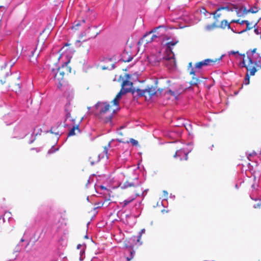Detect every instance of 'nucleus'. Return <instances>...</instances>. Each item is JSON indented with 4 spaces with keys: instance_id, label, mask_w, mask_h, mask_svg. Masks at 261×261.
<instances>
[{
    "instance_id": "72a5a7b5",
    "label": "nucleus",
    "mask_w": 261,
    "mask_h": 261,
    "mask_svg": "<svg viewBox=\"0 0 261 261\" xmlns=\"http://www.w3.org/2000/svg\"><path fill=\"white\" fill-rule=\"evenodd\" d=\"M145 232V229H143L141 230V232L139 233V235L137 237V242L139 243V245H141L142 242H140V240L141 238L142 234Z\"/></svg>"
},
{
    "instance_id": "aec40b11",
    "label": "nucleus",
    "mask_w": 261,
    "mask_h": 261,
    "mask_svg": "<svg viewBox=\"0 0 261 261\" xmlns=\"http://www.w3.org/2000/svg\"><path fill=\"white\" fill-rule=\"evenodd\" d=\"M80 133V129L79 128V126H77V124L75 125H73L72 127L70 129L68 136H73L77 135V134Z\"/></svg>"
},
{
    "instance_id": "f3484780",
    "label": "nucleus",
    "mask_w": 261,
    "mask_h": 261,
    "mask_svg": "<svg viewBox=\"0 0 261 261\" xmlns=\"http://www.w3.org/2000/svg\"><path fill=\"white\" fill-rule=\"evenodd\" d=\"M100 161L99 155L96 153L91 154L89 158V162L91 165H94L98 163Z\"/></svg>"
},
{
    "instance_id": "ddd939ff",
    "label": "nucleus",
    "mask_w": 261,
    "mask_h": 261,
    "mask_svg": "<svg viewBox=\"0 0 261 261\" xmlns=\"http://www.w3.org/2000/svg\"><path fill=\"white\" fill-rule=\"evenodd\" d=\"M151 32H148L146 33L143 37L140 39L138 44H148L152 42V39L151 38Z\"/></svg>"
},
{
    "instance_id": "7ed1b4c3",
    "label": "nucleus",
    "mask_w": 261,
    "mask_h": 261,
    "mask_svg": "<svg viewBox=\"0 0 261 261\" xmlns=\"http://www.w3.org/2000/svg\"><path fill=\"white\" fill-rule=\"evenodd\" d=\"M241 65L242 67H245L247 70L244 80V84L247 85L250 83V76L254 75L256 72L261 69V63L259 61H256L254 65L250 66L246 65L244 61H242Z\"/></svg>"
},
{
    "instance_id": "3c124183",
    "label": "nucleus",
    "mask_w": 261,
    "mask_h": 261,
    "mask_svg": "<svg viewBox=\"0 0 261 261\" xmlns=\"http://www.w3.org/2000/svg\"><path fill=\"white\" fill-rule=\"evenodd\" d=\"M32 56H33V55H34V51H32Z\"/></svg>"
},
{
    "instance_id": "a211bd4d",
    "label": "nucleus",
    "mask_w": 261,
    "mask_h": 261,
    "mask_svg": "<svg viewBox=\"0 0 261 261\" xmlns=\"http://www.w3.org/2000/svg\"><path fill=\"white\" fill-rule=\"evenodd\" d=\"M117 141H118V142H120V143H131L133 145V146H138V141L135 140L134 139H133V138H131L129 139V140H128L124 138H117L116 139Z\"/></svg>"
},
{
    "instance_id": "9d476101",
    "label": "nucleus",
    "mask_w": 261,
    "mask_h": 261,
    "mask_svg": "<svg viewBox=\"0 0 261 261\" xmlns=\"http://www.w3.org/2000/svg\"><path fill=\"white\" fill-rule=\"evenodd\" d=\"M135 238L133 237L129 239V241L127 242V243H125V247L127 249L128 251L130 253V257H127L126 258L127 261H130L134 257V254L135 253V251L134 250V246L132 245L131 243L129 242H135Z\"/></svg>"
},
{
    "instance_id": "4be33fe9",
    "label": "nucleus",
    "mask_w": 261,
    "mask_h": 261,
    "mask_svg": "<svg viewBox=\"0 0 261 261\" xmlns=\"http://www.w3.org/2000/svg\"><path fill=\"white\" fill-rule=\"evenodd\" d=\"M145 93L147 94L150 97L154 95L156 93L155 88L153 87H147V88L145 89Z\"/></svg>"
},
{
    "instance_id": "412c9836",
    "label": "nucleus",
    "mask_w": 261,
    "mask_h": 261,
    "mask_svg": "<svg viewBox=\"0 0 261 261\" xmlns=\"http://www.w3.org/2000/svg\"><path fill=\"white\" fill-rule=\"evenodd\" d=\"M58 68L61 70L63 73H66V75L71 73V68L68 66V63L67 62L65 63L61 67H59Z\"/></svg>"
},
{
    "instance_id": "f257e3e1",
    "label": "nucleus",
    "mask_w": 261,
    "mask_h": 261,
    "mask_svg": "<svg viewBox=\"0 0 261 261\" xmlns=\"http://www.w3.org/2000/svg\"><path fill=\"white\" fill-rule=\"evenodd\" d=\"M119 187L124 190L125 197H127L122 202H120L122 207H125L134 201L137 196L142 195L144 192V190L138 178L127 180L124 183L120 184Z\"/></svg>"
},
{
    "instance_id": "09e8293b",
    "label": "nucleus",
    "mask_w": 261,
    "mask_h": 261,
    "mask_svg": "<svg viewBox=\"0 0 261 261\" xmlns=\"http://www.w3.org/2000/svg\"><path fill=\"white\" fill-rule=\"evenodd\" d=\"M162 89H160V88L158 89V91L160 92H161Z\"/></svg>"
},
{
    "instance_id": "de8ad7c7",
    "label": "nucleus",
    "mask_w": 261,
    "mask_h": 261,
    "mask_svg": "<svg viewBox=\"0 0 261 261\" xmlns=\"http://www.w3.org/2000/svg\"><path fill=\"white\" fill-rule=\"evenodd\" d=\"M107 68H108L107 67H105V66H102V69H103V70L107 69Z\"/></svg>"
},
{
    "instance_id": "b1692460",
    "label": "nucleus",
    "mask_w": 261,
    "mask_h": 261,
    "mask_svg": "<svg viewBox=\"0 0 261 261\" xmlns=\"http://www.w3.org/2000/svg\"><path fill=\"white\" fill-rule=\"evenodd\" d=\"M244 23H246V29L245 30H243V31H241L240 33H243L245 32H246L247 31L251 30L253 28H255L254 27V25L253 26H252V27H250V23L248 20H242L241 21V24H243Z\"/></svg>"
},
{
    "instance_id": "37998d69",
    "label": "nucleus",
    "mask_w": 261,
    "mask_h": 261,
    "mask_svg": "<svg viewBox=\"0 0 261 261\" xmlns=\"http://www.w3.org/2000/svg\"><path fill=\"white\" fill-rule=\"evenodd\" d=\"M260 20H261V17L259 19H258L256 21L254 22V27H255L257 25V23H258V22Z\"/></svg>"
},
{
    "instance_id": "e433bc0d",
    "label": "nucleus",
    "mask_w": 261,
    "mask_h": 261,
    "mask_svg": "<svg viewBox=\"0 0 261 261\" xmlns=\"http://www.w3.org/2000/svg\"><path fill=\"white\" fill-rule=\"evenodd\" d=\"M254 207L255 208H260L261 207V199L260 200V201L259 203H257L255 204L254 205Z\"/></svg>"
},
{
    "instance_id": "393cba45",
    "label": "nucleus",
    "mask_w": 261,
    "mask_h": 261,
    "mask_svg": "<svg viewBox=\"0 0 261 261\" xmlns=\"http://www.w3.org/2000/svg\"><path fill=\"white\" fill-rule=\"evenodd\" d=\"M59 127H61L60 125H58L57 126H53L51 127L50 129V133L56 135H59L61 133V132L59 129Z\"/></svg>"
},
{
    "instance_id": "7c9ffc66",
    "label": "nucleus",
    "mask_w": 261,
    "mask_h": 261,
    "mask_svg": "<svg viewBox=\"0 0 261 261\" xmlns=\"http://www.w3.org/2000/svg\"><path fill=\"white\" fill-rule=\"evenodd\" d=\"M195 75H193L192 79L190 82V85L191 86H196L198 83L199 82V80L198 78L194 77Z\"/></svg>"
},
{
    "instance_id": "4468645a",
    "label": "nucleus",
    "mask_w": 261,
    "mask_h": 261,
    "mask_svg": "<svg viewBox=\"0 0 261 261\" xmlns=\"http://www.w3.org/2000/svg\"><path fill=\"white\" fill-rule=\"evenodd\" d=\"M69 118L71 121L73 125L77 124V126H79L80 124L83 119V117H81L80 115H69Z\"/></svg>"
},
{
    "instance_id": "f8f14e48",
    "label": "nucleus",
    "mask_w": 261,
    "mask_h": 261,
    "mask_svg": "<svg viewBox=\"0 0 261 261\" xmlns=\"http://www.w3.org/2000/svg\"><path fill=\"white\" fill-rule=\"evenodd\" d=\"M133 83L128 81L125 80L122 84V88L125 91V92H131L133 94L135 93V88L132 89Z\"/></svg>"
},
{
    "instance_id": "c03bdc74",
    "label": "nucleus",
    "mask_w": 261,
    "mask_h": 261,
    "mask_svg": "<svg viewBox=\"0 0 261 261\" xmlns=\"http://www.w3.org/2000/svg\"><path fill=\"white\" fill-rule=\"evenodd\" d=\"M239 55L243 57V61H244L245 62V58L246 57L245 54H239Z\"/></svg>"
},
{
    "instance_id": "5701e85b",
    "label": "nucleus",
    "mask_w": 261,
    "mask_h": 261,
    "mask_svg": "<svg viewBox=\"0 0 261 261\" xmlns=\"http://www.w3.org/2000/svg\"><path fill=\"white\" fill-rule=\"evenodd\" d=\"M230 22L229 23L226 20H223L222 21H221L220 25H219V26L218 25V28H220L222 29H224L226 27L228 29H231L230 25Z\"/></svg>"
},
{
    "instance_id": "bb28decb",
    "label": "nucleus",
    "mask_w": 261,
    "mask_h": 261,
    "mask_svg": "<svg viewBox=\"0 0 261 261\" xmlns=\"http://www.w3.org/2000/svg\"><path fill=\"white\" fill-rule=\"evenodd\" d=\"M166 94H170L172 96H173V97H175V98H177L178 96L179 95V94H180V92H179L178 91H172L171 90H168L165 93Z\"/></svg>"
},
{
    "instance_id": "a18cd8bd",
    "label": "nucleus",
    "mask_w": 261,
    "mask_h": 261,
    "mask_svg": "<svg viewBox=\"0 0 261 261\" xmlns=\"http://www.w3.org/2000/svg\"><path fill=\"white\" fill-rule=\"evenodd\" d=\"M133 58L132 57H129L128 59H126V60H123V61L126 62H129L130 61L132 60Z\"/></svg>"
},
{
    "instance_id": "a878e982",
    "label": "nucleus",
    "mask_w": 261,
    "mask_h": 261,
    "mask_svg": "<svg viewBox=\"0 0 261 261\" xmlns=\"http://www.w3.org/2000/svg\"><path fill=\"white\" fill-rule=\"evenodd\" d=\"M258 11L257 7H254L249 9L248 10L245 9L243 11L244 14H247L248 13L251 12L252 13H256Z\"/></svg>"
},
{
    "instance_id": "79ce46f5",
    "label": "nucleus",
    "mask_w": 261,
    "mask_h": 261,
    "mask_svg": "<svg viewBox=\"0 0 261 261\" xmlns=\"http://www.w3.org/2000/svg\"><path fill=\"white\" fill-rule=\"evenodd\" d=\"M58 70L59 71V72H60V73L62 74V75L63 77L64 78V76H65V75H66V73H63V72H62V70H60L59 68H58Z\"/></svg>"
},
{
    "instance_id": "dca6fc26",
    "label": "nucleus",
    "mask_w": 261,
    "mask_h": 261,
    "mask_svg": "<svg viewBox=\"0 0 261 261\" xmlns=\"http://www.w3.org/2000/svg\"><path fill=\"white\" fill-rule=\"evenodd\" d=\"M127 93V92H125L122 88L120 90V91L117 93L115 97L112 100L113 102L117 106H120L119 101L121 98L122 95L125 94Z\"/></svg>"
},
{
    "instance_id": "c9c22d12",
    "label": "nucleus",
    "mask_w": 261,
    "mask_h": 261,
    "mask_svg": "<svg viewBox=\"0 0 261 261\" xmlns=\"http://www.w3.org/2000/svg\"><path fill=\"white\" fill-rule=\"evenodd\" d=\"M112 119V117L111 115H109L108 117H106V118L103 120L104 122L105 123H108L109 122H110Z\"/></svg>"
},
{
    "instance_id": "a19ab883",
    "label": "nucleus",
    "mask_w": 261,
    "mask_h": 261,
    "mask_svg": "<svg viewBox=\"0 0 261 261\" xmlns=\"http://www.w3.org/2000/svg\"><path fill=\"white\" fill-rule=\"evenodd\" d=\"M237 54H239L238 51H230V52H229V55H236Z\"/></svg>"
},
{
    "instance_id": "4c0bfd02",
    "label": "nucleus",
    "mask_w": 261,
    "mask_h": 261,
    "mask_svg": "<svg viewBox=\"0 0 261 261\" xmlns=\"http://www.w3.org/2000/svg\"><path fill=\"white\" fill-rule=\"evenodd\" d=\"M230 23H239L241 24V21H240V19H233L230 21Z\"/></svg>"
},
{
    "instance_id": "6ab92c4d",
    "label": "nucleus",
    "mask_w": 261,
    "mask_h": 261,
    "mask_svg": "<svg viewBox=\"0 0 261 261\" xmlns=\"http://www.w3.org/2000/svg\"><path fill=\"white\" fill-rule=\"evenodd\" d=\"M178 42V41H170L166 43V52L168 54H174L172 51V47L175 45Z\"/></svg>"
},
{
    "instance_id": "c756f323",
    "label": "nucleus",
    "mask_w": 261,
    "mask_h": 261,
    "mask_svg": "<svg viewBox=\"0 0 261 261\" xmlns=\"http://www.w3.org/2000/svg\"><path fill=\"white\" fill-rule=\"evenodd\" d=\"M188 69L189 71V73L191 75H195V71L194 69V68L192 67V63L190 62L188 64Z\"/></svg>"
},
{
    "instance_id": "cd10ccee",
    "label": "nucleus",
    "mask_w": 261,
    "mask_h": 261,
    "mask_svg": "<svg viewBox=\"0 0 261 261\" xmlns=\"http://www.w3.org/2000/svg\"><path fill=\"white\" fill-rule=\"evenodd\" d=\"M55 79L57 80V81L61 83V81L63 80V77L62 75V74L60 73L58 69L57 70L56 73H55V75L54 76Z\"/></svg>"
},
{
    "instance_id": "20e7f679",
    "label": "nucleus",
    "mask_w": 261,
    "mask_h": 261,
    "mask_svg": "<svg viewBox=\"0 0 261 261\" xmlns=\"http://www.w3.org/2000/svg\"><path fill=\"white\" fill-rule=\"evenodd\" d=\"M19 77L16 78L11 75L7 76L4 80H1V83L2 85L5 83H8V86L12 88L13 91H15L16 92L19 91L20 89L19 84L16 82V80H18Z\"/></svg>"
},
{
    "instance_id": "49530a36",
    "label": "nucleus",
    "mask_w": 261,
    "mask_h": 261,
    "mask_svg": "<svg viewBox=\"0 0 261 261\" xmlns=\"http://www.w3.org/2000/svg\"><path fill=\"white\" fill-rule=\"evenodd\" d=\"M254 31L255 33L257 35H259L260 34V33L259 32V31L257 29H255Z\"/></svg>"
},
{
    "instance_id": "2eb2a0df",
    "label": "nucleus",
    "mask_w": 261,
    "mask_h": 261,
    "mask_svg": "<svg viewBox=\"0 0 261 261\" xmlns=\"http://www.w3.org/2000/svg\"><path fill=\"white\" fill-rule=\"evenodd\" d=\"M174 158H179L180 160H187L188 159V153H186L184 150L179 149L177 150L174 154L173 155Z\"/></svg>"
},
{
    "instance_id": "603ef678",
    "label": "nucleus",
    "mask_w": 261,
    "mask_h": 261,
    "mask_svg": "<svg viewBox=\"0 0 261 261\" xmlns=\"http://www.w3.org/2000/svg\"><path fill=\"white\" fill-rule=\"evenodd\" d=\"M85 238H88L87 236H85Z\"/></svg>"
},
{
    "instance_id": "9b49d317",
    "label": "nucleus",
    "mask_w": 261,
    "mask_h": 261,
    "mask_svg": "<svg viewBox=\"0 0 261 261\" xmlns=\"http://www.w3.org/2000/svg\"><path fill=\"white\" fill-rule=\"evenodd\" d=\"M256 51V48H254L252 50H250L247 51L246 55L247 57L248 60V63L247 65H250V66L254 65L255 62L257 61V59L253 57L254 54H255ZM257 61H259L258 60ZM260 62V60H259Z\"/></svg>"
},
{
    "instance_id": "c85d7f7f",
    "label": "nucleus",
    "mask_w": 261,
    "mask_h": 261,
    "mask_svg": "<svg viewBox=\"0 0 261 261\" xmlns=\"http://www.w3.org/2000/svg\"><path fill=\"white\" fill-rule=\"evenodd\" d=\"M135 93H137V95L139 96H145V89H135Z\"/></svg>"
},
{
    "instance_id": "423d86ee",
    "label": "nucleus",
    "mask_w": 261,
    "mask_h": 261,
    "mask_svg": "<svg viewBox=\"0 0 261 261\" xmlns=\"http://www.w3.org/2000/svg\"><path fill=\"white\" fill-rule=\"evenodd\" d=\"M222 56L215 59H206L203 61L196 63L195 67L196 69H200L203 66L209 65H214L217 63H219L222 59Z\"/></svg>"
},
{
    "instance_id": "2f4dec72",
    "label": "nucleus",
    "mask_w": 261,
    "mask_h": 261,
    "mask_svg": "<svg viewBox=\"0 0 261 261\" xmlns=\"http://www.w3.org/2000/svg\"><path fill=\"white\" fill-rule=\"evenodd\" d=\"M161 27L160 26L158 28H156L153 30H151V31H150V32H151V38L152 39V41L156 40V39H157L156 36L154 35V33H155L156 32V31Z\"/></svg>"
},
{
    "instance_id": "8fccbe9b",
    "label": "nucleus",
    "mask_w": 261,
    "mask_h": 261,
    "mask_svg": "<svg viewBox=\"0 0 261 261\" xmlns=\"http://www.w3.org/2000/svg\"><path fill=\"white\" fill-rule=\"evenodd\" d=\"M124 128V126H120V129H122V128Z\"/></svg>"
},
{
    "instance_id": "58836bf2",
    "label": "nucleus",
    "mask_w": 261,
    "mask_h": 261,
    "mask_svg": "<svg viewBox=\"0 0 261 261\" xmlns=\"http://www.w3.org/2000/svg\"><path fill=\"white\" fill-rule=\"evenodd\" d=\"M154 35L156 36V38H161L162 36V34H160L158 32V30L156 31V32L155 33H154Z\"/></svg>"
},
{
    "instance_id": "473e14b6",
    "label": "nucleus",
    "mask_w": 261,
    "mask_h": 261,
    "mask_svg": "<svg viewBox=\"0 0 261 261\" xmlns=\"http://www.w3.org/2000/svg\"><path fill=\"white\" fill-rule=\"evenodd\" d=\"M85 23V20L82 19L81 21H78L77 22H75L74 25L72 27V29H74L75 30H77V27L82 25V23Z\"/></svg>"
},
{
    "instance_id": "ea45409f",
    "label": "nucleus",
    "mask_w": 261,
    "mask_h": 261,
    "mask_svg": "<svg viewBox=\"0 0 261 261\" xmlns=\"http://www.w3.org/2000/svg\"><path fill=\"white\" fill-rule=\"evenodd\" d=\"M117 134L119 136V138H123V133L122 132H118L117 133Z\"/></svg>"
},
{
    "instance_id": "f704fd0d",
    "label": "nucleus",
    "mask_w": 261,
    "mask_h": 261,
    "mask_svg": "<svg viewBox=\"0 0 261 261\" xmlns=\"http://www.w3.org/2000/svg\"><path fill=\"white\" fill-rule=\"evenodd\" d=\"M53 27V26L50 24L49 25H48L47 27H46L44 30H43V33H45V32H46L47 33H49L51 32V31L52 30Z\"/></svg>"
},
{
    "instance_id": "0eeeda50",
    "label": "nucleus",
    "mask_w": 261,
    "mask_h": 261,
    "mask_svg": "<svg viewBox=\"0 0 261 261\" xmlns=\"http://www.w3.org/2000/svg\"><path fill=\"white\" fill-rule=\"evenodd\" d=\"M96 26H94L93 27H89L81 34V38L84 37H86L87 38V40L95 38L99 34V33L96 31Z\"/></svg>"
},
{
    "instance_id": "39448f33",
    "label": "nucleus",
    "mask_w": 261,
    "mask_h": 261,
    "mask_svg": "<svg viewBox=\"0 0 261 261\" xmlns=\"http://www.w3.org/2000/svg\"><path fill=\"white\" fill-rule=\"evenodd\" d=\"M223 10H226L228 11H232V9H230L228 6L219 7L217 9L216 11L213 13V14L214 18V19H216V21L212 24H208L205 27V29L206 31H210L214 30L215 28H218V25H217V23L218 21V18H219L221 15V14L218 13V12Z\"/></svg>"
},
{
    "instance_id": "6e6552de",
    "label": "nucleus",
    "mask_w": 261,
    "mask_h": 261,
    "mask_svg": "<svg viewBox=\"0 0 261 261\" xmlns=\"http://www.w3.org/2000/svg\"><path fill=\"white\" fill-rule=\"evenodd\" d=\"M174 57V54H168L163 58L165 64L168 68H173L176 66V61Z\"/></svg>"
},
{
    "instance_id": "1a4fd4ad",
    "label": "nucleus",
    "mask_w": 261,
    "mask_h": 261,
    "mask_svg": "<svg viewBox=\"0 0 261 261\" xmlns=\"http://www.w3.org/2000/svg\"><path fill=\"white\" fill-rule=\"evenodd\" d=\"M79 45H78L79 51L83 54H88L90 49V44L86 40L83 41H79Z\"/></svg>"
},
{
    "instance_id": "f03ea898",
    "label": "nucleus",
    "mask_w": 261,
    "mask_h": 261,
    "mask_svg": "<svg viewBox=\"0 0 261 261\" xmlns=\"http://www.w3.org/2000/svg\"><path fill=\"white\" fill-rule=\"evenodd\" d=\"M95 108L100 114L108 112L116 114L120 109V107L116 106L112 101L111 103L107 101H98L95 105Z\"/></svg>"
}]
</instances>
